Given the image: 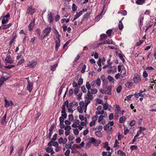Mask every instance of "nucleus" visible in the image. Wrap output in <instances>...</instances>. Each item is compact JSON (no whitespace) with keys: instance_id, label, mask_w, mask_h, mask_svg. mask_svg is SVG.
Masks as SVG:
<instances>
[{"instance_id":"4c0bfd02","label":"nucleus","mask_w":156,"mask_h":156,"mask_svg":"<svg viewBox=\"0 0 156 156\" xmlns=\"http://www.w3.org/2000/svg\"><path fill=\"white\" fill-rule=\"evenodd\" d=\"M133 83L132 82H127L125 83V85L126 87L129 88L132 86Z\"/></svg>"},{"instance_id":"5701e85b","label":"nucleus","mask_w":156,"mask_h":156,"mask_svg":"<svg viewBox=\"0 0 156 156\" xmlns=\"http://www.w3.org/2000/svg\"><path fill=\"white\" fill-rule=\"evenodd\" d=\"M104 44H112L115 45V43L112 41V40H105L104 41Z\"/></svg>"},{"instance_id":"412c9836","label":"nucleus","mask_w":156,"mask_h":156,"mask_svg":"<svg viewBox=\"0 0 156 156\" xmlns=\"http://www.w3.org/2000/svg\"><path fill=\"white\" fill-rule=\"evenodd\" d=\"M112 87L111 86H108L106 90H105V94H108L110 95H111L112 94Z\"/></svg>"},{"instance_id":"774afa93","label":"nucleus","mask_w":156,"mask_h":156,"mask_svg":"<svg viewBox=\"0 0 156 156\" xmlns=\"http://www.w3.org/2000/svg\"><path fill=\"white\" fill-rule=\"evenodd\" d=\"M66 149H71V144H66Z\"/></svg>"},{"instance_id":"680f3d73","label":"nucleus","mask_w":156,"mask_h":156,"mask_svg":"<svg viewBox=\"0 0 156 156\" xmlns=\"http://www.w3.org/2000/svg\"><path fill=\"white\" fill-rule=\"evenodd\" d=\"M112 31L111 30H108L106 31V33L108 34V36L110 37L111 36Z\"/></svg>"},{"instance_id":"338daca9","label":"nucleus","mask_w":156,"mask_h":156,"mask_svg":"<svg viewBox=\"0 0 156 156\" xmlns=\"http://www.w3.org/2000/svg\"><path fill=\"white\" fill-rule=\"evenodd\" d=\"M130 148L132 150H136L137 148V147L136 145H132L130 147Z\"/></svg>"},{"instance_id":"72a5a7b5","label":"nucleus","mask_w":156,"mask_h":156,"mask_svg":"<svg viewBox=\"0 0 156 156\" xmlns=\"http://www.w3.org/2000/svg\"><path fill=\"white\" fill-rule=\"evenodd\" d=\"M76 148H80V147L79 146V144H74L73 145V146L71 148V149L73 150L74 149Z\"/></svg>"},{"instance_id":"f3484780","label":"nucleus","mask_w":156,"mask_h":156,"mask_svg":"<svg viewBox=\"0 0 156 156\" xmlns=\"http://www.w3.org/2000/svg\"><path fill=\"white\" fill-rule=\"evenodd\" d=\"M73 124L72 125L73 127H77L80 125V122L77 119H75L73 121Z\"/></svg>"},{"instance_id":"de8ad7c7","label":"nucleus","mask_w":156,"mask_h":156,"mask_svg":"<svg viewBox=\"0 0 156 156\" xmlns=\"http://www.w3.org/2000/svg\"><path fill=\"white\" fill-rule=\"evenodd\" d=\"M79 118L80 120L82 121L85 120L86 119H87V118L83 116L82 115H79Z\"/></svg>"},{"instance_id":"4468645a","label":"nucleus","mask_w":156,"mask_h":156,"mask_svg":"<svg viewBox=\"0 0 156 156\" xmlns=\"http://www.w3.org/2000/svg\"><path fill=\"white\" fill-rule=\"evenodd\" d=\"M46 151L48 153H51V155H53L55 153V152L53 150L52 147H48L45 148Z\"/></svg>"},{"instance_id":"a19ab883","label":"nucleus","mask_w":156,"mask_h":156,"mask_svg":"<svg viewBox=\"0 0 156 156\" xmlns=\"http://www.w3.org/2000/svg\"><path fill=\"white\" fill-rule=\"evenodd\" d=\"M126 118L125 117L122 116L119 119V122L122 123L125 120Z\"/></svg>"},{"instance_id":"f257e3e1","label":"nucleus","mask_w":156,"mask_h":156,"mask_svg":"<svg viewBox=\"0 0 156 156\" xmlns=\"http://www.w3.org/2000/svg\"><path fill=\"white\" fill-rule=\"evenodd\" d=\"M80 106H78L77 109L79 112L80 113H82L84 111L86 112L87 107L85 105L84 102L81 101L79 103Z\"/></svg>"},{"instance_id":"c85d7f7f","label":"nucleus","mask_w":156,"mask_h":156,"mask_svg":"<svg viewBox=\"0 0 156 156\" xmlns=\"http://www.w3.org/2000/svg\"><path fill=\"white\" fill-rule=\"evenodd\" d=\"M36 33L38 35V37L40 39L43 40V38H41V37H43L42 35H41L40 33H41V30L40 29H37L36 31Z\"/></svg>"},{"instance_id":"5fc2aeb1","label":"nucleus","mask_w":156,"mask_h":156,"mask_svg":"<svg viewBox=\"0 0 156 156\" xmlns=\"http://www.w3.org/2000/svg\"><path fill=\"white\" fill-rule=\"evenodd\" d=\"M90 100L89 99H86L85 101V105L87 107L88 105L90 103Z\"/></svg>"},{"instance_id":"052dcab7","label":"nucleus","mask_w":156,"mask_h":156,"mask_svg":"<svg viewBox=\"0 0 156 156\" xmlns=\"http://www.w3.org/2000/svg\"><path fill=\"white\" fill-rule=\"evenodd\" d=\"M69 117V119L70 121H73V120H74V118L73 116L72 115H70L68 116Z\"/></svg>"},{"instance_id":"ea45409f","label":"nucleus","mask_w":156,"mask_h":156,"mask_svg":"<svg viewBox=\"0 0 156 156\" xmlns=\"http://www.w3.org/2000/svg\"><path fill=\"white\" fill-rule=\"evenodd\" d=\"M117 153L121 156H126V155L124 152L120 150H119L118 151Z\"/></svg>"},{"instance_id":"aec40b11","label":"nucleus","mask_w":156,"mask_h":156,"mask_svg":"<svg viewBox=\"0 0 156 156\" xmlns=\"http://www.w3.org/2000/svg\"><path fill=\"white\" fill-rule=\"evenodd\" d=\"M102 105H103V110H107L108 109L109 110H110L111 106L110 105H109L107 103H105V104H103Z\"/></svg>"},{"instance_id":"ddd939ff","label":"nucleus","mask_w":156,"mask_h":156,"mask_svg":"<svg viewBox=\"0 0 156 156\" xmlns=\"http://www.w3.org/2000/svg\"><path fill=\"white\" fill-rule=\"evenodd\" d=\"M28 85H27V90L30 92L33 89V84L32 82H30L29 80H27Z\"/></svg>"},{"instance_id":"7c9ffc66","label":"nucleus","mask_w":156,"mask_h":156,"mask_svg":"<svg viewBox=\"0 0 156 156\" xmlns=\"http://www.w3.org/2000/svg\"><path fill=\"white\" fill-rule=\"evenodd\" d=\"M108 79L109 81L111 83H113L114 81V79L111 76L109 75L108 76Z\"/></svg>"},{"instance_id":"2eb2a0df","label":"nucleus","mask_w":156,"mask_h":156,"mask_svg":"<svg viewBox=\"0 0 156 156\" xmlns=\"http://www.w3.org/2000/svg\"><path fill=\"white\" fill-rule=\"evenodd\" d=\"M68 101H65L64 102L63 105L62 106V112L63 113H64L65 112V111H66V108L68 107Z\"/></svg>"},{"instance_id":"a211bd4d","label":"nucleus","mask_w":156,"mask_h":156,"mask_svg":"<svg viewBox=\"0 0 156 156\" xmlns=\"http://www.w3.org/2000/svg\"><path fill=\"white\" fill-rule=\"evenodd\" d=\"M12 25L11 23H9L8 24H6V23L2 24V28L3 30H5L9 28Z\"/></svg>"},{"instance_id":"58836bf2","label":"nucleus","mask_w":156,"mask_h":156,"mask_svg":"<svg viewBox=\"0 0 156 156\" xmlns=\"http://www.w3.org/2000/svg\"><path fill=\"white\" fill-rule=\"evenodd\" d=\"M86 87L88 90H90L91 89L90 85L89 82H86Z\"/></svg>"},{"instance_id":"8fccbe9b","label":"nucleus","mask_w":156,"mask_h":156,"mask_svg":"<svg viewBox=\"0 0 156 156\" xmlns=\"http://www.w3.org/2000/svg\"><path fill=\"white\" fill-rule=\"evenodd\" d=\"M91 146V144L90 142H88L86 144L85 148L87 149L90 147Z\"/></svg>"},{"instance_id":"69168bd1","label":"nucleus","mask_w":156,"mask_h":156,"mask_svg":"<svg viewBox=\"0 0 156 156\" xmlns=\"http://www.w3.org/2000/svg\"><path fill=\"white\" fill-rule=\"evenodd\" d=\"M112 132V128L111 127L109 129L107 130V133L109 134H111Z\"/></svg>"},{"instance_id":"20e7f679","label":"nucleus","mask_w":156,"mask_h":156,"mask_svg":"<svg viewBox=\"0 0 156 156\" xmlns=\"http://www.w3.org/2000/svg\"><path fill=\"white\" fill-rule=\"evenodd\" d=\"M107 114L106 113H105V114L100 115L98 118V122H99L100 124H104L105 123V121L103 119L105 117L107 116Z\"/></svg>"},{"instance_id":"3c124183","label":"nucleus","mask_w":156,"mask_h":156,"mask_svg":"<svg viewBox=\"0 0 156 156\" xmlns=\"http://www.w3.org/2000/svg\"><path fill=\"white\" fill-rule=\"evenodd\" d=\"M64 128L66 131H69L71 129V127L70 126L68 125L65 126Z\"/></svg>"},{"instance_id":"c03bdc74","label":"nucleus","mask_w":156,"mask_h":156,"mask_svg":"<svg viewBox=\"0 0 156 156\" xmlns=\"http://www.w3.org/2000/svg\"><path fill=\"white\" fill-rule=\"evenodd\" d=\"M101 143V141L100 140H95V141L94 142V143H93V144L94 145V146H98V145L100 144Z\"/></svg>"},{"instance_id":"6e6552de","label":"nucleus","mask_w":156,"mask_h":156,"mask_svg":"<svg viewBox=\"0 0 156 156\" xmlns=\"http://www.w3.org/2000/svg\"><path fill=\"white\" fill-rule=\"evenodd\" d=\"M133 80L135 83H138L141 80V78L140 76L137 74H135Z\"/></svg>"},{"instance_id":"13d9d810","label":"nucleus","mask_w":156,"mask_h":156,"mask_svg":"<svg viewBox=\"0 0 156 156\" xmlns=\"http://www.w3.org/2000/svg\"><path fill=\"white\" fill-rule=\"evenodd\" d=\"M73 133L75 135H77L79 133L78 129H73Z\"/></svg>"},{"instance_id":"b1692460","label":"nucleus","mask_w":156,"mask_h":156,"mask_svg":"<svg viewBox=\"0 0 156 156\" xmlns=\"http://www.w3.org/2000/svg\"><path fill=\"white\" fill-rule=\"evenodd\" d=\"M126 71L125 69H122L120 74V77L122 78L124 77L126 74Z\"/></svg>"},{"instance_id":"f8f14e48","label":"nucleus","mask_w":156,"mask_h":156,"mask_svg":"<svg viewBox=\"0 0 156 156\" xmlns=\"http://www.w3.org/2000/svg\"><path fill=\"white\" fill-rule=\"evenodd\" d=\"M35 12V9L33 8L32 6H30L27 11V12L31 15L32 14Z\"/></svg>"},{"instance_id":"49530a36","label":"nucleus","mask_w":156,"mask_h":156,"mask_svg":"<svg viewBox=\"0 0 156 156\" xmlns=\"http://www.w3.org/2000/svg\"><path fill=\"white\" fill-rule=\"evenodd\" d=\"M83 79L81 78H80L78 80V84L79 86L83 84Z\"/></svg>"},{"instance_id":"a18cd8bd","label":"nucleus","mask_w":156,"mask_h":156,"mask_svg":"<svg viewBox=\"0 0 156 156\" xmlns=\"http://www.w3.org/2000/svg\"><path fill=\"white\" fill-rule=\"evenodd\" d=\"M113 68L115 70V71H113L111 70H108L107 71V73L109 74L111 73H115L116 71V67L115 66L113 67Z\"/></svg>"},{"instance_id":"f03ea898","label":"nucleus","mask_w":156,"mask_h":156,"mask_svg":"<svg viewBox=\"0 0 156 156\" xmlns=\"http://www.w3.org/2000/svg\"><path fill=\"white\" fill-rule=\"evenodd\" d=\"M55 41L56 44L55 49L57 50L60 46V40L59 38V35L58 32L55 29Z\"/></svg>"},{"instance_id":"cd10ccee","label":"nucleus","mask_w":156,"mask_h":156,"mask_svg":"<svg viewBox=\"0 0 156 156\" xmlns=\"http://www.w3.org/2000/svg\"><path fill=\"white\" fill-rule=\"evenodd\" d=\"M143 93V91H141L140 93H138L137 94L136 93L134 94V96L136 98H138L139 96L143 97L144 95L142 94V93Z\"/></svg>"},{"instance_id":"9b49d317","label":"nucleus","mask_w":156,"mask_h":156,"mask_svg":"<svg viewBox=\"0 0 156 156\" xmlns=\"http://www.w3.org/2000/svg\"><path fill=\"white\" fill-rule=\"evenodd\" d=\"M98 116L95 115L92 118V121H91L89 124V125L90 127H91L95 125V122L97 120Z\"/></svg>"},{"instance_id":"6e6d98bb","label":"nucleus","mask_w":156,"mask_h":156,"mask_svg":"<svg viewBox=\"0 0 156 156\" xmlns=\"http://www.w3.org/2000/svg\"><path fill=\"white\" fill-rule=\"evenodd\" d=\"M143 19L144 17L142 16H140L139 18V21L140 23V25H141L142 24V21H143Z\"/></svg>"},{"instance_id":"393cba45","label":"nucleus","mask_w":156,"mask_h":156,"mask_svg":"<svg viewBox=\"0 0 156 156\" xmlns=\"http://www.w3.org/2000/svg\"><path fill=\"white\" fill-rule=\"evenodd\" d=\"M48 20L49 22L50 23L53 21L52 14L51 12L48 14Z\"/></svg>"},{"instance_id":"423d86ee","label":"nucleus","mask_w":156,"mask_h":156,"mask_svg":"<svg viewBox=\"0 0 156 156\" xmlns=\"http://www.w3.org/2000/svg\"><path fill=\"white\" fill-rule=\"evenodd\" d=\"M37 62L34 60H32L27 64V66L31 68H35L37 65Z\"/></svg>"},{"instance_id":"473e14b6","label":"nucleus","mask_w":156,"mask_h":156,"mask_svg":"<svg viewBox=\"0 0 156 156\" xmlns=\"http://www.w3.org/2000/svg\"><path fill=\"white\" fill-rule=\"evenodd\" d=\"M95 135L99 137H101L102 136V133L100 131H96L95 132Z\"/></svg>"},{"instance_id":"4be33fe9","label":"nucleus","mask_w":156,"mask_h":156,"mask_svg":"<svg viewBox=\"0 0 156 156\" xmlns=\"http://www.w3.org/2000/svg\"><path fill=\"white\" fill-rule=\"evenodd\" d=\"M6 117L7 114L5 113L1 120V123L2 125H4L5 123L7 122V121L6 119Z\"/></svg>"},{"instance_id":"39448f33","label":"nucleus","mask_w":156,"mask_h":156,"mask_svg":"<svg viewBox=\"0 0 156 156\" xmlns=\"http://www.w3.org/2000/svg\"><path fill=\"white\" fill-rule=\"evenodd\" d=\"M10 15L9 13L4 16L2 21V23L5 24L7 23L10 18Z\"/></svg>"},{"instance_id":"0e129e2a","label":"nucleus","mask_w":156,"mask_h":156,"mask_svg":"<svg viewBox=\"0 0 156 156\" xmlns=\"http://www.w3.org/2000/svg\"><path fill=\"white\" fill-rule=\"evenodd\" d=\"M133 96V94L127 96L126 97V98L125 99V100H130L131 98Z\"/></svg>"},{"instance_id":"e2e57ef3","label":"nucleus","mask_w":156,"mask_h":156,"mask_svg":"<svg viewBox=\"0 0 156 156\" xmlns=\"http://www.w3.org/2000/svg\"><path fill=\"white\" fill-rule=\"evenodd\" d=\"M122 90V87L121 86H119L116 89V91L118 93H119Z\"/></svg>"},{"instance_id":"6ab92c4d","label":"nucleus","mask_w":156,"mask_h":156,"mask_svg":"<svg viewBox=\"0 0 156 156\" xmlns=\"http://www.w3.org/2000/svg\"><path fill=\"white\" fill-rule=\"evenodd\" d=\"M35 20L34 19H33L32 21H31L30 24L29 25V30L30 31H31L33 30V28L34 25Z\"/></svg>"},{"instance_id":"c756f323","label":"nucleus","mask_w":156,"mask_h":156,"mask_svg":"<svg viewBox=\"0 0 156 156\" xmlns=\"http://www.w3.org/2000/svg\"><path fill=\"white\" fill-rule=\"evenodd\" d=\"M96 84L98 87L100 86L101 85V81L100 79L99 78L97 79L95 81Z\"/></svg>"},{"instance_id":"864d4df0","label":"nucleus","mask_w":156,"mask_h":156,"mask_svg":"<svg viewBox=\"0 0 156 156\" xmlns=\"http://www.w3.org/2000/svg\"><path fill=\"white\" fill-rule=\"evenodd\" d=\"M96 104H102V101L101 99H99V98H97L96 99Z\"/></svg>"},{"instance_id":"c9c22d12","label":"nucleus","mask_w":156,"mask_h":156,"mask_svg":"<svg viewBox=\"0 0 156 156\" xmlns=\"http://www.w3.org/2000/svg\"><path fill=\"white\" fill-rule=\"evenodd\" d=\"M144 2V0H137L136 1V3L138 5H142Z\"/></svg>"},{"instance_id":"4d7b16f0","label":"nucleus","mask_w":156,"mask_h":156,"mask_svg":"<svg viewBox=\"0 0 156 156\" xmlns=\"http://www.w3.org/2000/svg\"><path fill=\"white\" fill-rule=\"evenodd\" d=\"M119 56L121 59L122 61L124 62L125 61V59L123 57L121 53H119Z\"/></svg>"},{"instance_id":"37998d69","label":"nucleus","mask_w":156,"mask_h":156,"mask_svg":"<svg viewBox=\"0 0 156 156\" xmlns=\"http://www.w3.org/2000/svg\"><path fill=\"white\" fill-rule=\"evenodd\" d=\"M101 40H103L106 39L107 37V36L105 34H103L100 36Z\"/></svg>"},{"instance_id":"9d476101","label":"nucleus","mask_w":156,"mask_h":156,"mask_svg":"<svg viewBox=\"0 0 156 156\" xmlns=\"http://www.w3.org/2000/svg\"><path fill=\"white\" fill-rule=\"evenodd\" d=\"M114 125V122L113 121L110 122L108 123L105 125L104 126V129L105 130H106L109 129L110 128V127H111Z\"/></svg>"},{"instance_id":"bf43d9fd","label":"nucleus","mask_w":156,"mask_h":156,"mask_svg":"<svg viewBox=\"0 0 156 156\" xmlns=\"http://www.w3.org/2000/svg\"><path fill=\"white\" fill-rule=\"evenodd\" d=\"M82 95V93H80L78 94L77 96V100L79 101H80L81 98V96Z\"/></svg>"},{"instance_id":"79ce46f5","label":"nucleus","mask_w":156,"mask_h":156,"mask_svg":"<svg viewBox=\"0 0 156 156\" xmlns=\"http://www.w3.org/2000/svg\"><path fill=\"white\" fill-rule=\"evenodd\" d=\"M123 27L122 23L121 21L119 22V30H122Z\"/></svg>"},{"instance_id":"2f4dec72","label":"nucleus","mask_w":156,"mask_h":156,"mask_svg":"<svg viewBox=\"0 0 156 156\" xmlns=\"http://www.w3.org/2000/svg\"><path fill=\"white\" fill-rule=\"evenodd\" d=\"M91 90V93L92 94H96L98 91V90L95 88H92L90 89Z\"/></svg>"},{"instance_id":"e433bc0d","label":"nucleus","mask_w":156,"mask_h":156,"mask_svg":"<svg viewBox=\"0 0 156 156\" xmlns=\"http://www.w3.org/2000/svg\"><path fill=\"white\" fill-rule=\"evenodd\" d=\"M25 62V60L23 58H21L17 64V66H20Z\"/></svg>"},{"instance_id":"09e8293b","label":"nucleus","mask_w":156,"mask_h":156,"mask_svg":"<svg viewBox=\"0 0 156 156\" xmlns=\"http://www.w3.org/2000/svg\"><path fill=\"white\" fill-rule=\"evenodd\" d=\"M115 108V110L117 112H118L120 110L119 106V105H115L114 106Z\"/></svg>"},{"instance_id":"f704fd0d","label":"nucleus","mask_w":156,"mask_h":156,"mask_svg":"<svg viewBox=\"0 0 156 156\" xmlns=\"http://www.w3.org/2000/svg\"><path fill=\"white\" fill-rule=\"evenodd\" d=\"M84 122H81L80 124L82 126H86L87 124V119H86L85 120H84Z\"/></svg>"},{"instance_id":"a878e982","label":"nucleus","mask_w":156,"mask_h":156,"mask_svg":"<svg viewBox=\"0 0 156 156\" xmlns=\"http://www.w3.org/2000/svg\"><path fill=\"white\" fill-rule=\"evenodd\" d=\"M105 113H106V112H105L103 110H97L96 111L95 113L96 114V115H104Z\"/></svg>"},{"instance_id":"bb28decb","label":"nucleus","mask_w":156,"mask_h":156,"mask_svg":"<svg viewBox=\"0 0 156 156\" xmlns=\"http://www.w3.org/2000/svg\"><path fill=\"white\" fill-rule=\"evenodd\" d=\"M7 79V78L3 77H2L0 79V87H1L4 82Z\"/></svg>"},{"instance_id":"dca6fc26","label":"nucleus","mask_w":156,"mask_h":156,"mask_svg":"<svg viewBox=\"0 0 156 156\" xmlns=\"http://www.w3.org/2000/svg\"><path fill=\"white\" fill-rule=\"evenodd\" d=\"M13 61L11 57L9 56H7L5 59V63H9V64H12L13 63Z\"/></svg>"},{"instance_id":"0eeeda50","label":"nucleus","mask_w":156,"mask_h":156,"mask_svg":"<svg viewBox=\"0 0 156 156\" xmlns=\"http://www.w3.org/2000/svg\"><path fill=\"white\" fill-rule=\"evenodd\" d=\"M84 98L86 99H89L90 100H92L93 99V96L90 90H88L87 94L84 96Z\"/></svg>"},{"instance_id":"1a4fd4ad","label":"nucleus","mask_w":156,"mask_h":156,"mask_svg":"<svg viewBox=\"0 0 156 156\" xmlns=\"http://www.w3.org/2000/svg\"><path fill=\"white\" fill-rule=\"evenodd\" d=\"M5 107H8L9 106H12L13 104V102L11 101H8L6 98H5Z\"/></svg>"},{"instance_id":"7ed1b4c3","label":"nucleus","mask_w":156,"mask_h":156,"mask_svg":"<svg viewBox=\"0 0 156 156\" xmlns=\"http://www.w3.org/2000/svg\"><path fill=\"white\" fill-rule=\"evenodd\" d=\"M51 27H50L46 28L43 31V33L44 36H43V37H41L42 38H41L44 39L46 36L48 35L50 32L51 31Z\"/></svg>"},{"instance_id":"603ef678","label":"nucleus","mask_w":156,"mask_h":156,"mask_svg":"<svg viewBox=\"0 0 156 156\" xmlns=\"http://www.w3.org/2000/svg\"><path fill=\"white\" fill-rule=\"evenodd\" d=\"M57 64H55L53 66H51V70L52 71H54L57 67Z\"/></svg>"}]
</instances>
